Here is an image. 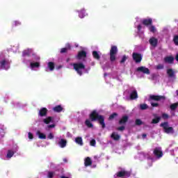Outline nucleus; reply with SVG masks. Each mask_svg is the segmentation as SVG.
<instances>
[{
  "label": "nucleus",
  "instance_id": "nucleus-1",
  "mask_svg": "<svg viewBox=\"0 0 178 178\" xmlns=\"http://www.w3.org/2000/svg\"><path fill=\"white\" fill-rule=\"evenodd\" d=\"M23 63L29 65L32 70H38L40 66V56L34 54L33 49H27L22 51Z\"/></svg>",
  "mask_w": 178,
  "mask_h": 178
},
{
  "label": "nucleus",
  "instance_id": "nucleus-2",
  "mask_svg": "<svg viewBox=\"0 0 178 178\" xmlns=\"http://www.w3.org/2000/svg\"><path fill=\"white\" fill-rule=\"evenodd\" d=\"M155 158H153L149 155V153L140 152L136 156L140 161H144V159H147L148 162H150L149 166H152V162L156 161V159H161L163 156V153L162 152V149L161 147H156L153 152Z\"/></svg>",
  "mask_w": 178,
  "mask_h": 178
},
{
  "label": "nucleus",
  "instance_id": "nucleus-3",
  "mask_svg": "<svg viewBox=\"0 0 178 178\" xmlns=\"http://www.w3.org/2000/svg\"><path fill=\"white\" fill-rule=\"evenodd\" d=\"M90 119H87L85 121V124L87 126V127L91 128L94 127V125L92 124V122H95V120H98V122L100 123L102 129H104L105 127V118L104 116L100 115L98 114V113L95 111H92L90 115H89Z\"/></svg>",
  "mask_w": 178,
  "mask_h": 178
},
{
  "label": "nucleus",
  "instance_id": "nucleus-4",
  "mask_svg": "<svg viewBox=\"0 0 178 178\" xmlns=\"http://www.w3.org/2000/svg\"><path fill=\"white\" fill-rule=\"evenodd\" d=\"M136 22H135V27L138 29V33L140 34L141 33V30L145 29L144 26H149V24H152V19H140L138 17L136 18ZM142 24H144L143 26Z\"/></svg>",
  "mask_w": 178,
  "mask_h": 178
},
{
  "label": "nucleus",
  "instance_id": "nucleus-5",
  "mask_svg": "<svg viewBox=\"0 0 178 178\" xmlns=\"http://www.w3.org/2000/svg\"><path fill=\"white\" fill-rule=\"evenodd\" d=\"M10 67V60L5 56L4 52L0 54V70H8Z\"/></svg>",
  "mask_w": 178,
  "mask_h": 178
},
{
  "label": "nucleus",
  "instance_id": "nucleus-6",
  "mask_svg": "<svg viewBox=\"0 0 178 178\" xmlns=\"http://www.w3.org/2000/svg\"><path fill=\"white\" fill-rule=\"evenodd\" d=\"M72 66L79 76H81L83 73H88V71L90 69V67L86 68L84 64L81 63H74L72 64Z\"/></svg>",
  "mask_w": 178,
  "mask_h": 178
},
{
  "label": "nucleus",
  "instance_id": "nucleus-7",
  "mask_svg": "<svg viewBox=\"0 0 178 178\" xmlns=\"http://www.w3.org/2000/svg\"><path fill=\"white\" fill-rule=\"evenodd\" d=\"M18 150H19V147H17V145H14L13 148L7 151V154L6 156H1V159H4V161H8L10 159V158H12V156H13L17 152Z\"/></svg>",
  "mask_w": 178,
  "mask_h": 178
},
{
  "label": "nucleus",
  "instance_id": "nucleus-8",
  "mask_svg": "<svg viewBox=\"0 0 178 178\" xmlns=\"http://www.w3.org/2000/svg\"><path fill=\"white\" fill-rule=\"evenodd\" d=\"M116 54H118V47L117 46H111V49L110 50V60H111V62H115V60H116Z\"/></svg>",
  "mask_w": 178,
  "mask_h": 178
},
{
  "label": "nucleus",
  "instance_id": "nucleus-9",
  "mask_svg": "<svg viewBox=\"0 0 178 178\" xmlns=\"http://www.w3.org/2000/svg\"><path fill=\"white\" fill-rule=\"evenodd\" d=\"M82 51H79L76 55V59L79 60H86V58H87V51H86V47L81 48Z\"/></svg>",
  "mask_w": 178,
  "mask_h": 178
},
{
  "label": "nucleus",
  "instance_id": "nucleus-10",
  "mask_svg": "<svg viewBox=\"0 0 178 178\" xmlns=\"http://www.w3.org/2000/svg\"><path fill=\"white\" fill-rule=\"evenodd\" d=\"M150 99L152 100L150 102L152 106H157L158 103L154 102L153 101H161V99H162L163 101L165 99V97H162V96L151 95Z\"/></svg>",
  "mask_w": 178,
  "mask_h": 178
},
{
  "label": "nucleus",
  "instance_id": "nucleus-11",
  "mask_svg": "<svg viewBox=\"0 0 178 178\" xmlns=\"http://www.w3.org/2000/svg\"><path fill=\"white\" fill-rule=\"evenodd\" d=\"M161 127H163L165 133L167 134H173V128L172 127H169V124L168 122L161 123Z\"/></svg>",
  "mask_w": 178,
  "mask_h": 178
},
{
  "label": "nucleus",
  "instance_id": "nucleus-12",
  "mask_svg": "<svg viewBox=\"0 0 178 178\" xmlns=\"http://www.w3.org/2000/svg\"><path fill=\"white\" fill-rule=\"evenodd\" d=\"M115 178H118V177H130V172L127 171L125 170H122L118 172H117L115 175H114Z\"/></svg>",
  "mask_w": 178,
  "mask_h": 178
},
{
  "label": "nucleus",
  "instance_id": "nucleus-13",
  "mask_svg": "<svg viewBox=\"0 0 178 178\" xmlns=\"http://www.w3.org/2000/svg\"><path fill=\"white\" fill-rule=\"evenodd\" d=\"M57 144L60 148H65V147H66V144H67V141H66L65 139L57 138Z\"/></svg>",
  "mask_w": 178,
  "mask_h": 178
},
{
  "label": "nucleus",
  "instance_id": "nucleus-14",
  "mask_svg": "<svg viewBox=\"0 0 178 178\" xmlns=\"http://www.w3.org/2000/svg\"><path fill=\"white\" fill-rule=\"evenodd\" d=\"M132 58L136 63H140L143 59V56L138 53H133Z\"/></svg>",
  "mask_w": 178,
  "mask_h": 178
},
{
  "label": "nucleus",
  "instance_id": "nucleus-15",
  "mask_svg": "<svg viewBox=\"0 0 178 178\" xmlns=\"http://www.w3.org/2000/svg\"><path fill=\"white\" fill-rule=\"evenodd\" d=\"M54 69H55V63L49 62L47 67H45V72H53Z\"/></svg>",
  "mask_w": 178,
  "mask_h": 178
},
{
  "label": "nucleus",
  "instance_id": "nucleus-16",
  "mask_svg": "<svg viewBox=\"0 0 178 178\" xmlns=\"http://www.w3.org/2000/svg\"><path fill=\"white\" fill-rule=\"evenodd\" d=\"M167 74L170 77V80H175L176 79V75L175 74V71L172 69L167 70Z\"/></svg>",
  "mask_w": 178,
  "mask_h": 178
},
{
  "label": "nucleus",
  "instance_id": "nucleus-17",
  "mask_svg": "<svg viewBox=\"0 0 178 178\" xmlns=\"http://www.w3.org/2000/svg\"><path fill=\"white\" fill-rule=\"evenodd\" d=\"M75 12H76L77 13H79V17H80V19H84V17H86V10L85 9H82V10H76Z\"/></svg>",
  "mask_w": 178,
  "mask_h": 178
},
{
  "label": "nucleus",
  "instance_id": "nucleus-18",
  "mask_svg": "<svg viewBox=\"0 0 178 178\" xmlns=\"http://www.w3.org/2000/svg\"><path fill=\"white\" fill-rule=\"evenodd\" d=\"M149 42L150 45H152V47L155 48V47H156V45H158V39H156L154 37L151 38L149 40Z\"/></svg>",
  "mask_w": 178,
  "mask_h": 178
},
{
  "label": "nucleus",
  "instance_id": "nucleus-19",
  "mask_svg": "<svg viewBox=\"0 0 178 178\" xmlns=\"http://www.w3.org/2000/svg\"><path fill=\"white\" fill-rule=\"evenodd\" d=\"M138 72H141L145 74H149V70L145 67H139L137 68Z\"/></svg>",
  "mask_w": 178,
  "mask_h": 178
},
{
  "label": "nucleus",
  "instance_id": "nucleus-20",
  "mask_svg": "<svg viewBox=\"0 0 178 178\" xmlns=\"http://www.w3.org/2000/svg\"><path fill=\"white\" fill-rule=\"evenodd\" d=\"M20 47V44L15 43L13 45L11 46V51L14 52L15 54L19 52V48Z\"/></svg>",
  "mask_w": 178,
  "mask_h": 178
},
{
  "label": "nucleus",
  "instance_id": "nucleus-21",
  "mask_svg": "<svg viewBox=\"0 0 178 178\" xmlns=\"http://www.w3.org/2000/svg\"><path fill=\"white\" fill-rule=\"evenodd\" d=\"M113 79L118 80V81H122V74L118 72H114L112 74Z\"/></svg>",
  "mask_w": 178,
  "mask_h": 178
},
{
  "label": "nucleus",
  "instance_id": "nucleus-22",
  "mask_svg": "<svg viewBox=\"0 0 178 178\" xmlns=\"http://www.w3.org/2000/svg\"><path fill=\"white\" fill-rule=\"evenodd\" d=\"M36 136H38V138L40 140H45L47 138V135L44 133H41L40 131H37Z\"/></svg>",
  "mask_w": 178,
  "mask_h": 178
},
{
  "label": "nucleus",
  "instance_id": "nucleus-23",
  "mask_svg": "<svg viewBox=\"0 0 178 178\" xmlns=\"http://www.w3.org/2000/svg\"><path fill=\"white\" fill-rule=\"evenodd\" d=\"M175 60V58L172 56H166L164 58V61L165 63H173V61Z\"/></svg>",
  "mask_w": 178,
  "mask_h": 178
},
{
  "label": "nucleus",
  "instance_id": "nucleus-24",
  "mask_svg": "<svg viewBox=\"0 0 178 178\" xmlns=\"http://www.w3.org/2000/svg\"><path fill=\"white\" fill-rule=\"evenodd\" d=\"M48 112V110L45 108H42L40 111H39V116H47V113Z\"/></svg>",
  "mask_w": 178,
  "mask_h": 178
},
{
  "label": "nucleus",
  "instance_id": "nucleus-25",
  "mask_svg": "<svg viewBox=\"0 0 178 178\" xmlns=\"http://www.w3.org/2000/svg\"><path fill=\"white\" fill-rule=\"evenodd\" d=\"M44 124H49V123H52L54 122V118L52 117H47L42 120Z\"/></svg>",
  "mask_w": 178,
  "mask_h": 178
},
{
  "label": "nucleus",
  "instance_id": "nucleus-26",
  "mask_svg": "<svg viewBox=\"0 0 178 178\" xmlns=\"http://www.w3.org/2000/svg\"><path fill=\"white\" fill-rule=\"evenodd\" d=\"M92 56H93V58H95V59H97V60H99V59L101 58V52L97 51H93Z\"/></svg>",
  "mask_w": 178,
  "mask_h": 178
},
{
  "label": "nucleus",
  "instance_id": "nucleus-27",
  "mask_svg": "<svg viewBox=\"0 0 178 178\" xmlns=\"http://www.w3.org/2000/svg\"><path fill=\"white\" fill-rule=\"evenodd\" d=\"M53 111L54 112H57L58 113H59L62 111H63V108L60 105L56 106L55 107L53 108Z\"/></svg>",
  "mask_w": 178,
  "mask_h": 178
},
{
  "label": "nucleus",
  "instance_id": "nucleus-28",
  "mask_svg": "<svg viewBox=\"0 0 178 178\" xmlns=\"http://www.w3.org/2000/svg\"><path fill=\"white\" fill-rule=\"evenodd\" d=\"M130 97H131V99H136V98L138 97L137 90H136V89L132 90Z\"/></svg>",
  "mask_w": 178,
  "mask_h": 178
},
{
  "label": "nucleus",
  "instance_id": "nucleus-29",
  "mask_svg": "<svg viewBox=\"0 0 178 178\" xmlns=\"http://www.w3.org/2000/svg\"><path fill=\"white\" fill-rule=\"evenodd\" d=\"M111 138H113V140H115V141H118V140L120 139V135L118 134V133L116 132H113L111 134Z\"/></svg>",
  "mask_w": 178,
  "mask_h": 178
},
{
  "label": "nucleus",
  "instance_id": "nucleus-30",
  "mask_svg": "<svg viewBox=\"0 0 178 178\" xmlns=\"http://www.w3.org/2000/svg\"><path fill=\"white\" fill-rule=\"evenodd\" d=\"M127 120H129V117H127V115H124L120 120V124H124Z\"/></svg>",
  "mask_w": 178,
  "mask_h": 178
},
{
  "label": "nucleus",
  "instance_id": "nucleus-31",
  "mask_svg": "<svg viewBox=\"0 0 178 178\" xmlns=\"http://www.w3.org/2000/svg\"><path fill=\"white\" fill-rule=\"evenodd\" d=\"M75 143L78 144V145H83V138L81 137H77L75 138Z\"/></svg>",
  "mask_w": 178,
  "mask_h": 178
},
{
  "label": "nucleus",
  "instance_id": "nucleus-32",
  "mask_svg": "<svg viewBox=\"0 0 178 178\" xmlns=\"http://www.w3.org/2000/svg\"><path fill=\"white\" fill-rule=\"evenodd\" d=\"M67 49H70V44L67 43L66 44V47L65 48H62L60 49V54H65V52H66V51H67Z\"/></svg>",
  "mask_w": 178,
  "mask_h": 178
},
{
  "label": "nucleus",
  "instance_id": "nucleus-33",
  "mask_svg": "<svg viewBox=\"0 0 178 178\" xmlns=\"http://www.w3.org/2000/svg\"><path fill=\"white\" fill-rule=\"evenodd\" d=\"M17 26H22V22L20 21L15 20L12 23L13 27H17Z\"/></svg>",
  "mask_w": 178,
  "mask_h": 178
},
{
  "label": "nucleus",
  "instance_id": "nucleus-34",
  "mask_svg": "<svg viewBox=\"0 0 178 178\" xmlns=\"http://www.w3.org/2000/svg\"><path fill=\"white\" fill-rule=\"evenodd\" d=\"M92 162H91V159H90V157H87L85 159V166H90V165H91Z\"/></svg>",
  "mask_w": 178,
  "mask_h": 178
},
{
  "label": "nucleus",
  "instance_id": "nucleus-35",
  "mask_svg": "<svg viewBox=\"0 0 178 178\" xmlns=\"http://www.w3.org/2000/svg\"><path fill=\"white\" fill-rule=\"evenodd\" d=\"M148 29L151 33H156V28L153 25L148 26Z\"/></svg>",
  "mask_w": 178,
  "mask_h": 178
},
{
  "label": "nucleus",
  "instance_id": "nucleus-36",
  "mask_svg": "<svg viewBox=\"0 0 178 178\" xmlns=\"http://www.w3.org/2000/svg\"><path fill=\"white\" fill-rule=\"evenodd\" d=\"M159 120H161V117H156L155 119L152 120V123L156 124V123H159Z\"/></svg>",
  "mask_w": 178,
  "mask_h": 178
},
{
  "label": "nucleus",
  "instance_id": "nucleus-37",
  "mask_svg": "<svg viewBox=\"0 0 178 178\" xmlns=\"http://www.w3.org/2000/svg\"><path fill=\"white\" fill-rule=\"evenodd\" d=\"M12 105H13L14 108H20V103L19 102H13Z\"/></svg>",
  "mask_w": 178,
  "mask_h": 178
},
{
  "label": "nucleus",
  "instance_id": "nucleus-38",
  "mask_svg": "<svg viewBox=\"0 0 178 178\" xmlns=\"http://www.w3.org/2000/svg\"><path fill=\"white\" fill-rule=\"evenodd\" d=\"M155 69H156L157 70H161L163 69V64H159L158 65H156Z\"/></svg>",
  "mask_w": 178,
  "mask_h": 178
},
{
  "label": "nucleus",
  "instance_id": "nucleus-39",
  "mask_svg": "<svg viewBox=\"0 0 178 178\" xmlns=\"http://www.w3.org/2000/svg\"><path fill=\"white\" fill-rule=\"evenodd\" d=\"M127 60V56H123L122 60L120 61V63L122 65V63H124Z\"/></svg>",
  "mask_w": 178,
  "mask_h": 178
},
{
  "label": "nucleus",
  "instance_id": "nucleus-40",
  "mask_svg": "<svg viewBox=\"0 0 178 178\" xmlns=\"http://www.w3.org/2000/svg\"><path fill=\"white\" fill-rule=\"evenodd\" d=\"M177 105H178L177 103H175V104H172V105L170 106L171 111H175V109H176V108H177Z\"/></svg>",
  "mask_w": 178,
  "mask_h": 178
},
{
  "label": "nucleus",
  "instance_id": "nucleus-41",
  "mask_svg": "<svg viewBox=\"0 0 178 178\" xmlns=\"http://www.w3.org/2000/svg\"><path fill=\"white\" fill-rule=\"evenodd\" d=\"M55 128V124H49L46 127V130H49V129Z\"/></svg>",
  "mask_w": 178,
  "mask_h": 178
},
{
  "label": "nucleus",
  "instance_id": "nucleus-42",
  "mask_svg": "<svg viewBox=\"0 0 178 178\" xmlns=\"http://www.w3.org/2000/svg\"><path fill=\"white\" fill-rule=\"evenodd\" d=\"M54 176H55V173L53 172H48L47 173V177L49 178H53Z\"/></svg>",
  "mask_w": 178,
  "mask_h": 178
},
{
  "label": "nucleus",
  "instance_id": "nucleus-43",
  "mask_svg": "<svg viewBox=\"0 0 178 178\" xmlns=\"http://www.w3.org/2000/svg\"><path fill=\"white\" fill-rule=\"evenodd\" d=\"M148 108V105L147 104H140V109L143 111L147 109Z\"/></svg>",
  "mask_w": 178,
  "mask_h": 178
},
{
  "label": "nucleus",
  "instance_id": "nucleus-44",
  "mask_svg": "<svg viewBox=\"0 0 178 178\" xmlns=\"http://www.w3.org/2000/svg\"><path fill=\"white\" fill-rule=\"evenodd\" d=\"M116 116H118V114L116 113H113L112 115H110L109 120H112V119H115Z\"/></svg>",
  "mask_w": 178,
  "mask_h": 178
},
{
  "label": "nucleus",
  "instance_id": "nucleus-45",
  "mask_svg": "<svg viewBox=\"0 0 178 178\" xmlns=\"http://www.w3.org/2000/svg\"><path fill=\"white\" fill-rule=\"evenodd\" d=\"M90 144L92 147H95V145L97 144V142L95 139H92L90 142Z\"/></svg>",
  "mask_w": 178,
  "mask_h": 178
},
{
  "label": "nucleus",
  "instance_id": "nucleus-46",
  "mask_svg": "<svg viewBox=\"0 0 178 178\" xmlns=\"http://www.w3.org/2000/svg\"><path fill=\"white\" fill-rule=\"evenodd\" d=\"M28 138L29 140H33L34 138V135L31 132L28 133Z\"/></svg>",
  "mask_w": 178,
  "mask_h": 178
},
{
  "label": "nucleus",
  "instance_id": "nucleus-47",
  "mask_svg": "<svg viewBox=\"0 0 178 178\" xmlns=\"http://www.w3.org/2000/svg\"><path fill=\"white\" fill-rule=\"evenodd\" d=\"M174 43L175 45H178V35L174 37Z\"/></svg>",
  "mask_w": 178,
  "mask_h": 178
},
{
  "label": "nucleus",
  "instance_id": "nucleus-48",
  "mask_svg": "<svg viewBox=\"0 0 178 178\" xmlns=\"http://www.w3.org/2000/svg\"><path fill=\"white\" fill-rule=\"evenodd\" d=\"M54 137V134L49 133L47 136V138H49V140H53Z\"/></svg>",
  "mask_w": 178,
  "mask_h": 178
},
{
  "label": "nucleus",
  "instance_id": "nucleus-49",
  "mask_svg": "<svg viewBox=\"0 0 178 178\" xmlns=\"http://www.w3.org/2000/svg\"><path fill=\"white\" fill-rule=\"evenodd\" d=\"M136 124L140 126V124H143V121H141V120L138 119L136 120Z\"/></svg>",
  "mask_w": 178,
  "mask_h": 178
},
{
  "label": "nucleus",
  "instance_id": "nucleus-50",
  "mask_svg": "<svg viewBox=\"0 0 178 178\" xmlns=\"http://www.w3.org/2000/svg\"><path fill=\"white\" fill-rule=\"evenodd\" d=\"M162 118L163 119H168V118H169V115L166 113H163Z\"/></svg>",
  "mask_w": 178,
  "mask_h": 178
},
{
  "label": "nucleus",
  "instance_id": "nucleus-51",
  "mask_svg": "<svg viewBox=\"0 0 178 178\" xmlns=\"http://www.w3.org/2000/svg\"><path fill=\"white\" fill-rule=\"evenodd\" d=\"M118 130H120V131H123V130H124V126L120 127L118 128Z\"/></svg>",
  "mask_w": 178,
  "mask_h": 178
},
{
  "label": "nucleus",
  "instance_id": "nucleus-52",
  "mask_svg": "<svg viewBox=\"0 0 178 178\" xmlns=\"http://www.w3.org/2000/svg\"><path fill=\"white\" fill-rule=\"evenodd\" d=\"M72 177V175H69L68 177L66 176H62L61 178H71Z\"/></svg>",
  "mask_w": 178,
  "mask_h": 178
},
{
  "label": "nucleus",
  "instance_id": "nucleus-53",
  "mask_svg": "<svg viewBox=\"0 0 178 178\" xmlns=\"http://www.w3.org/2000/svg\"><path fill=\"white\" fill-rule=\"evenodd\" d=\"M104 77L106 80H108V79H109V75H108V74H104Z\"/></svg>",
  "mask_w": 178,
  "mask_h": 178
},
{
  "label": "nucleus",
  "instance_id": "nucleus-54",
  "mask_svg": "<svg viewBox=\"0 0 178 178\" xmlns=\"http://www.w3.org/2000/svg\"><path fill=\"white\" fill-rule=\"evenodd\" d=\"M67 137H72V134L70 133V132H67Z\"/></svg>",
  "mask_w": 178,
  "mask_h": 178
},
{
  "label": "nucleus",
  "instance_id": "nucleus-55",
  "mask_svg": "<svg viewBox=\"0 0 178 178\" xmlns=\"http://www.w3.org/2000/svg\"><path fill=\"white\" fill-rule=\"evenodd\" d=\"M142 137H143V138H145L147 137V134H143L142 135Z\"/></svg>",
  "mask_w": 178,
  "mask_h": 178
},
{
  "label": "nucleus",
  "instance_id": "nucleus-56",
  "mask_svg": "<svg viewBox=\"0 0 178 178\" xmlns=\"http://www.w3.org/2000/svg\"><path fill=\"white\" fill-rule=\"evenodd\" d=\"M63 162H67V159H63Z\"/></svg>",
  "mask_w": 178,
  "mask_h": 178
},
{
  "label": "nucleus",
  "instance_id": "nucleus-57",
  "mask_svg": "<svg viewBox=\"0 0 178 178\" xmlns=\"http://www.w3.org/2000/svg\"><path fill=\"white\" fill-rule=\"evenodd\" d=\"M177 95H178V90L176 91Z\"/></svg>",
  "mask_w": 178,
  "mask_h": 178
},
{
  "label": "nucleus",
  "instance_id": "nucleus-58",
  "mask_svg": "<svg viewBox=\"0 0 178 178\" xmlns=\"http://www.w3.org/2000/svg\"><path fill=\"white\" fill-rule=\"evenodd\" d=\"M94 159H97V156H95Z\"/></svg>",
  "mask_w": 178,
  "mask_h": 178
},
{
  "label": "nucleus",
  "instance_id": "nucleus-59",
  "mask_svg": "<svg viewBox=\"0 0 178 178\" xmlns=\"http://www.w3.org/2000/svg\"><path fill=\"white\" fill-rule=\"evenodd\" d=\"M60 67H59L58 69H60Z\"/></svg>",
  "mask_w": 178,
  "mask_h": 178
},
{
  "label": "nucleus",
  "instance_id": "nucleus-60",
  "mask_svg": "<svg viewBox=\"0 0 178 178\" xmlns=\"http://www.w3.org/2000/svg\"><path fill=\"white\" fill-rule=\"evenodd\" d=\"M76 47H79V44L76 45Z\"/></svg>",
  "mask_w": 178,
  "mask_h": 178
}]
</instances>
